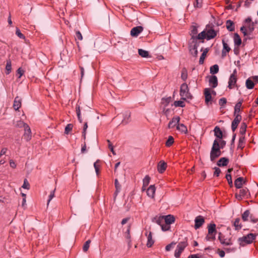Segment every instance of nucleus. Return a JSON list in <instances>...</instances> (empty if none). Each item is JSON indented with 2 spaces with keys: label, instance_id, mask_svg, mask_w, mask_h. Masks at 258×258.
Masks as SVG:
<instances>
[{
  "label": "nucleus",
  "instance_id": "obj_9",
  "mask_svg": "<svg viewBox=\"0 0 258 258\" xmlns=\"http://www.w3.org/2000/svg\"><path fill=\"white\" fill-rule=\"evenodd\" d=\"M221 155V151L219 149L212 148L210 152V160L214 161Z\"/></svg>",
  "mask_w": 258,
  "mask_h": 258
},
{
  "label": "nucleus",
  "instance_id": "obj_10",
  "mask_svg": "<svg viewBox=\"0 0 258 258\" xmlns=\"http://www.w3.org/2000/svg\"><path fill=\"white\" fill-rule=\"evenodd\" d=\"M248 190L246 187L240 189L239 193L235 194V197L238 200H241L243 197L248 195Z\"/></svg>",
  "mask_w": 258,
  "mask_h": 258
},
{
  "label": "nucleus",
  "instance_id": "obj_5",
  "mask_svg": "<svg viewBox=\"0 0 258 258\" xmlns=\"http://www.w3.org/2000/svg\"><path fill=\"white\" fill-rule=\"evenodd\" d=\"M234 118L231 123V129L233 132L235 131L239 123L242 119V116L241 115H234Z\"/></svg>",
  "mask_w": 258,
  "mask_h": 258
},
{
  "label": "nucleus",
  "instance_id": "obj_43",
  "mask_svg": "<svg viewBox=\"0 0 258 258\" xmlns=\"http://www.w3.org/2000/svg\"><path fill=\"white\" fill-rule=\"evenodd\" d=\"M250 215L249 210H246L242 215V219L243 221H247Z\"/></svg>",
  "mask_w": 258,
  "mask_h": 258
},
{
  "label": "nucleus",
  "instance_id": "obj_28",
  "mask_svg": "<svg viewBox=\"0 0 258 258\" xmlns=\"http://www.w3.org/2000/svg\"><path fill=\"white\" fill-rule=\"evenodd\" d=\"M233 40L235 46L238 47L241 44V39L237 33H234Z\"/></svg>",
  "mask_w": 258,
  "mask_h": 258
},
{
  "label": "nucleus",
  "instance_id": "obj_55",
  "mask_svg": "<svg viewBox=\"0 0 258 258\" xmlns=\"http://www.w3.org/2000/svg\"><path fill=\"white\" fill-rule=\"evenodd\" d=\"M227 103V99L225 98H221L219 100V104L221 106H224Z\"/></svg>",
  "mask_w": 258,
  "mask_h": 258
},
{
  "label": "nucleus",
  "instance_id": "obj_45",
  "mask_svg": "<svg viewBox=\"0 0 258 258\" xmlns=\"http://www.w3.org/2000/svg\"><path fill=\"white\" fill-rule=\"evenodd\" d=\"M181 78L183 81H185L187 78V71L185 68L182 70Z\"/></svg>",
  "mask_w": 258,
  "mask_h": 258
},
{
  "label": "nucleus",
  "instance_id": "obj_44",
  "mask_svg": "<svg viewBox=\"0 0 258 258\" xmlns=\"http://www.w3.org/2000/svg\"><path fill=\"white\" fill-rule=\"evenodd\" d=\"M6 70V74L7 75L9 74L10 73V72H11L12 65H11V61L10 60H8L7 61Z\"/></svg>",
  "mask_w": 258,
  "mask_h": 258
},
{
  "label": "nucleus",
  "instance_id": "obj_37",
  "mask_svg": "<svg viewBox=\"0 0 258 258\" xmlns=\"http://www.w3.org/2000/svg\"><path fill=\"white\" fill-rule=\"evenodd\" d=\"M245 85L248 89H252L253 88L254 84L253 82L250 78H248L246 80Z\"/></svg>",
  "mask_w": 258,
  "mask_h": 258
},
{
  "label": "nucleus",
  "instance_id": "obj_51",
  "mask_svg": "<svg viewBox=\"0 0 258 258\" xmlns=\"http://www.w3.org/2000/svg\"><path fill=\"white\" fill-rule=\"evenodd\" d=\"M73 125L71 123L68 124L65 127L64 133L66 134H68L70 131L73 129Z\"/></svg>",
  "mask_w": 258,
  "mask_h": 258
},
{
  "label": "nucleus",
  "instance_id": "obj_30",
  "mask_svg": "<svg viewBox=\"0 0 258 258\" xmlns=\"http://www.w3.org/2000/svg\"><path fill=\"white\" fill-rule=\"evenodd\" d=\"M176 129L180 131V132L186 134L187 132V129L186 126L183 123L178 124L176 126Z\"/></svg>",
  "mask_w": 258,
  "mask_h": 258
},
{
  "label": "nucleus",
  "instance_id": "obj_64",
  "mask_svg": "<svg viewBox=\"0 0 258 258\" xmlns=\"http://www.w3.org/2000/svg\"><path fill=\"white\" fill-rule=\"evenodd\" d=\"M214 169H215V172L214 173V175L216 176L217 177L219 176L220 173H221L220 169L218 167H215Z\"/></svg>",
  "mask_w": 258,
  "mask_h": 258
},
{
  "label": "nucleus",
  "instance_id": "obj_49",
  "mask_svg": "<svg viewBox=\"0 0 258 258\" xmlns=\"http://www.w3.org/2000/svg\"><path fill=\"white\" fill-rule=\"evenodd\" d=\"M226 178L228 181V184L230 186H233V182H232V177L230 174L227 173L226 175Z\"/></svg>",
  "mask_w": 258,
  "mask_h": 258
},
{
  "label": "nucleus",
  "instance_id": "obj_33",
  "mask_svg": "<svg viewBox=\"0 0 258 258\" xmlns=\"http://www.w3.org/2000/svg\"><path fill=\"white\" fill-rule=\"evenodd\" d=\"M209 51L208 48H206L203 50V52L202 54V55L200 56V60H199V63L200 64H203L204 62V60L205 59L206 56L207 55V53H208Z\"/></svg>",
  "mask_w": 258,
  "mask_h": 258
},
{
  "label": "nucleus",
  "instance_id": "obj_34",
  "mask_svg": "<svg viewBox=\"0 0 258 258\" xmlns=\"http://www.w3.org/2000/svg\"><path fill=\"white\" fill-rule=\"evenodd\" d=\"M198 33V28L196 26H192L191 30V33L190 35L191 36V39L192 40V41L194 42L195 40V37L197 36V34Z\"/></svg>",
  "mask_w": 258,
  "mask_h": 258
},
{
  "label": "nucleus",
  "instance_id": "obj_14",
  "mask_svg": "<svg viewBox=\"0 0 258 258\" xmlns=\"http://www.w3.org/2000/svg\"><path fill=\"white\" fill-rule=\"evenodd\" d=\"M143 31V27L141 26L133 28L131 31V35L133 37H137Z\"/></svg>",
  "mask_w": 258,
  "mask_h": 258
},
{
  "label": "nucleus",
  "instance_id": "obj_15",
  "mask_svg": "<svg viewBox=\"0 0 258 258\" xmlns=\"http://www.w3.org/2000/svg\"><path fill=\"white\" fill-rule=\"evenodd\" d=\"M180 117L178 116H174L172 118L171 121H169L168 124V127L169 128H172L177 126L179 122Z\"/></svg>",
  "mask_w": 258,
  "mask_h": 258
},
{
  "label": "nucleus",
  "instance_id": "obj_48",
  "mask_svg": "<svg viewBox=\"0 0 258 258\" xmlns=\"http://www.w3.org/2000/svg\"><path fill=\"white\" fill-rule=\"evenodd\" d=\"M90 243H91V240L90 239H89L87 241H86V242L84 243L83 247V249L84 252H86L88 250L89 246H90Z\"/></svg>",
  "mask_w": 258,
  "mask_h": 258
},
{
  "label": "nucleus",
  "instance_id": "obj_60",
  "mask_svg": "<svg viewBox=\"0 0 258 258\" xmlns=\"http://www.w3.org/2000/svg\"><path fill=\"white\" fill-rule=\"evenodd\" d=\"M176 243L172 242L171 243L167 245L165 247V249L166 251H169L173 247L174 245H175Z\"/></svg>",
  "mask_w": 258,
  "mask_h": 258
},
{
  "label": "nucleus",
  "instance_id": "obj_52",
  "mask_svg": "<svg viewBox=\"0 0 258 258\" xmlns=\"http://www.w3.org/2000/svg\"><path fill=\"white\" fill-rule=\"evenodd\" d=\"M76 112L78 116V120L80 122H82L83 120L81 117V111L80 109V106L76 107Z\"/></svg>",
  "mask_w": 258,
  "mask_h": 258
},
{
  "label": "nucleus",
  "instance_id": "obj_26",
  "mask_svg": "<svg viewBox=\"0 0 258 258\" xmlns=\"http://www.w3.org/2000/svg\"><path fill=\"white\" fill-rule=\"evenodd\" d=\"M243 183V178L239 177L237 178L234 181V185L237 188H241Z\"/></svg>",
  "mask_w": 258,
  "mask_h": 258
},
{
  "label": "nucleus",
  "instance_id": "obj_27",
  "mask_svg": "<svg viewBox=\"0 0 258 258\" xmlns=\"http://www.w3.org/2000/svg\"><path fill=\"white\" fill-rule=\"evenodd\" d=\"M245 136H241L239 139L237 148L242 149L245 146Z\"/></svg>",
  "mask_w": 258,
  "mask_h": 258
},
{
  "label": "nucleus",
  "instance_id": "obj_42",
  "mask_svg": "<svg viewBox=\"0 0 258 258\" xmlns=\"http://www.w3.org/2000/svg\"><path fill=\"white\" fill-rule=\"evenodd\" d=\"M219 71V66L217 64H214L210 68V73L212 74H217Z\"/></svg>",
  "mask_w": 258,
  "mask_h": 258
},
{
  "label": "nucleus",
  "instance_id": "obj_47",
  "mask_svg": "<svg viewBox=\"0 0 258 258\" xmlns=\"http://www.w3.org/2000/svg\"><path fill=\"white\" fill-rule=\"evenodd\" d=\"M174 105L175 107H183L185 106V104L183 101L181 100L175 101L174 102Z\"/></svg>",
  "mask_w": 258,
  "mask_h": 258
},
{
  "label": "nucleus",
  "instance_id": "obj_6",
  "mask_svg": "<svg viewBox=\"0 0 258 258\" xmlns=\"http://www.w3.org/2000/svg\"><path fill=\"white\" fill-rule=\"evenodd\" d=\"M193 45H190L189 46V52L190 54L195 57H197L198 54V47L199 43L197 41H192Z\"/></svg>",
  "mask_w": 258,
  "mask_h": 258
},
{
  "label": "nucleus",
  "instance_id": "obj_32",
  "mask_svg": "<svg viewBox=\"0 0 258 258\" xmlns=\"http://www.w3.org/2000/svg\"><path fill=\"white\" fill-rule=\"evenodd\" d=\"M215 136L219 138L222 139L223 137L222 132L218 126H216L214 128Z\"/></svg>",
  "mask_w": 258,
  "mask_h": 258
},
{
  "label": "nucleus",
  "instance_id": "obj_58",
  "mask_svg": "<svg viewBox=\"0 0 258 258\" xmlns=\"http://www.w3.org/2000/svg\"><path fill=\"white\" fill-rule=\"evenodd\" d=\"M247 29H248V31H249V33H251L254 30V25H253V23H252L251 24H249L247 26Z\"/></svg>",
  "mask_w": 258,
  "mask_h": 258
},
{
  "label": "nucleus",
  "instance_id": "obj_53",
  "mask_svg": "<svg viewBox=\"0 0 258 258\" xmlns=\"http://www.w3.org/2000/svg\"><path fill=\"white\" fill-rule=\"evenodd\" d=\"M125 236L126 239L128 240V244L131 242V235H130V226L128 227L126 231L125 232Z\"/></svg>",
  "mask_w": 258,
  "mask_h": 258
},
{
  "label": "nucleus",
  "instance_id": "obj_2",
  "mask_svg": "<svg viewBox=\"0 0 258 258\" xmlns=\"http://www.w3.org/2000/svg\"><path fill=\"white\" fill-rule=\"evenodd\" d=\"M187 245V238L185 237L182 241L178 243L174 252V256L176 258H178Z\"/></svg>",
  "mask_w": 258,
  "mask_h": 258
},
{
  "label": "nucleus",
  "instance_id": "obj_40",
  "mask_svg": "<svg viewBox=\"0 0 258 258\" xmlns=\"http://www.w3.org/2000/svg\"><path fill=\"white\" fill-rule=\"evenodd\" d=\"M171 101V97H167V98H163L162 99V104H163L164 106H167L170 103V102Z\"/></svg>",
  "mask_w": 258,
  "mask_h": 258
},
{
  "label": "nucleus",
  "instance_id": "obj_59",
  "mask_svg": "<svg viewBox=\"0 0 258 258\" xmlns=\"http://www.w3.org/2000/svg\"><path fill=\"white\" fill-rule=\"evenodd\" d=\"M75 37H76V39H78L79 40H82L83 39V36L82 35V34L81 33V32L79 31H77L76 32Z\"/></svg>",
  "mask_w": 258,
  "mask_h": 258
},
{
  "label": "nucleus",
  "instance_id": "obj_46",
  "mask_svg": "<svg viewBox=\"0 0 258 258\" xmlns=\"http://www.w3.org/2000/svg\"><path fill=\"white\" fill-rule=\"evenodd\" d=\"M174 143V138L172 136H169L168 140L166 142V146L167 147L171 146Z\"/></svg>",
  "mask_w": 258,
  "mask_h": 258
},
{
  "label": "nucleus",
  "instance_id": "obj_62",
  "mask_svg": "<svg viewBox=\"0 0 258 258\" xmlns=\"http://www.w3.org/2000/svg\"><path fill=\"white\" fill-rule=\"evenodd\" d=\"M94 167L95 168L96 173L98 174L99 172V164L98 161H96L94 163Z\"/></svg>",
  "mask_w": 258,
  "mask_h": 258
},
{
  "label": "nucleus",
  "instance_id": "obj_1",
  "mask_svg": "<svg viewBox=\"0 0 258 258\" xmlns=\"http://www.w3.org/2000/svg\"><path fill=\"white\" fill-rule=\"evenodd\" d=\"M216 225L214 223H211L208 226V234L206 236L207 241H214L217 233Z\"/></svg>",
  "mask_w": 258,
  "mask_h": 258
},
{
  "label": "nucleus",
  "instance_id": "obj_17",
  "mask_svg": "<svg viewBox=\"0 0 258 258\" xmlns=\"http://www.w3.org/2000/svg\"><path fill=\"white\" fill-rule=\"evenodd\" d=\"M243 102V99L239 100L238 102L235 104L234 107V115H240L241 107Z\"/></svg>",
  "mask_w": 258,
  "mask_h": 258
},
{
  "label": "nucleus",
  "instance_id": "obj_12",
  "mask_svg": "<svg viewBox=\"0 0 258 258\" xmlns=\"http://www.w3.org/2000/svg\"><path fill=\"white\" fill-rule=\"evenodd\" d=\"M195 228L198 229L200 228L205 223V219L202 216H197L195 220Z\"/></svg>",
  "mask_w": 258,
  "mask_h": 258
},
{
  "label": "nucleus",
  "instance_id": "obj_21",
  "mask_svg": "<svg viewBox=\"0 0 258 258\" xmlns=\"http://www.w3.org/2000/svg\"><path fill=\"white\" fill-rule=\"evenodd\" d=\"M163 218L165 221V224L169 226L171 224L174 223L175 221L174 217L171 215H168L167 216H164Z\"/></svg>",
  "mask_w": 258,
  "mask_h": 258
},
{
  "label": "nucleus",
  "instance_id": "obj_61",
  "mask_svg": "<svg viewBox=\"0 0 258 258\" xmlns=\"http://www.w3.org/2000/svg\"><path fill=\"white\" fill-rule=\"evenodd\" d=\"M55 189H53L50 194L49 196V199L47 201V205H48L49 202L50 201L54 198V192H55Z\"/></svg>",
  "mask_w": 258,
  "mask_h": 258
},
{
  "label": "nucleus",
  "instance_id": "obj_4",
  "mask_svg": "<svg viewBox=\"0 0 258 258\" xmlns=\"http://www.w3.org/2000/svg\"><path fill=\"white\" fill-rule=\"evenodd\" d=\"M237 80V71L236 69H235L233 71V73L230 75L229 79L228 86L229 89H231L236 86Z\"/></svg>",
  "mask_w": 258,
  "mask_h": 258
},
{
  "label": "nucleus",
  "instance_id": "obj_35",
  "mask_svg": "<svg viewBox=\"0 0 258 258\" xmlns=\"http://www.w3.org/2000/svg\"><path fill=\"white\" fill-rule=\"evenodd\" d=\"M233 226H234L235 230H239L241 229L242 228V225L241 223H240V219L239 218H236L235 219L234 223H233Z\"/></svg>",
  "mask_w": 258,
  "mask_h": 258
},
{
  "label": "nucleus",
  "instance_id": "obj_7",
  "mask_svg": "<svg viewBox=\"0 0 258 258\" xmlns=\"http://www.w3.org/2000/svg\"><path fill=\"white\" fill-rule=\"evenodd\" d=\"M218 239L220 243L224 245H231L232 242L230 238H225L224 236L221 233H219Z\"/></svg>",
  "mask_w": 258,
  "mask_h": 258
},
{
  "label": "nucleus",
  "instance_id": "obj_56",
  "mask_svg": "<svg viewBox=\"0 0 258 258\" xmlns=\"http://www.w3.org/2000/svg\"><path fill=\"white\" fill-rule=\"evenodd\" d=\"M16 34L21 39H25V36L21 32L19 29L17 28L16 31Z\"/></svg>",
  "mask_w": 258,
  "mask_h": 258
},
{
  "label": "nucleus",
  "instance_id": "obj_54",
  "mask_svg": "<svg viewBox=\"0 0 258 258\" xmlns=\"http://www.w3.org/2000/svg\"><path fill=\"white\" fill-rule=\"evenodd\" d=\"M212 148L220 150L221 148L220 147V144L217 140H214Z\"/></svg>",
  "mask_w": 258,
  "mask_h": 258
},
{
  "label": "nucleus",
  "instance_id": "obj_22",
  "mask_svg": "<svg viewBox=\"0 0 258 258\" xmlns=\"http://www.w3.org/2000/svg\"><path fill=\"white\" fill-rule=\"evenodd\" d=\"M166 163L162 161H160L158 165L157 169L159 173H162L166 169Z\"/></svg>",
  "mask_w": 258,
  "mask_h": 258
},
{
  "label": "nucleus",
  "instance_id": "obj_57",
  "mask_svg": "<svg viewBox=\"0 0 258 258\" xmlns=\"http://www.w3.org/2000/svg\"><path fill=\"white\" fill-rule=\"evenodd\" d=\"M22 187L25 189H29L30 188V184L26 179H25Z\"/></svg>",
  "mask_w": 258,
  "mask_h": 258
},
{
  "label": "nucleus",
  "instance_id": "obj_20",
  "mask_svg": "<svg viewBox=\"0 0 258 258\" xmlns=\"http://www.w3.org/2000/svg\"><path fill=\"white\" fill-rule=\"evenodd\" d=\"M21 99L17 96L15 97L13 104V107L15 110H18L21 106L22 105Z\"/></svg>",
  "mask_w": 258,
  "mask_h": 258
},
{
  "label": "nucleus",
  "instance_id": "obj_50",
  "mask_svg": "<svg viewBox=\"0 0 258 258\" xmlns=\"http://www.w3.org/2000/svg\"><path fill=\"white\" fill-rule=\"evenodd\" d=\"M222 44H223V48L222 50H224L227 51L228 52H229L230 51L231 48L228 46L227 43H226L224 40H222Z\"/></svg>",
  "mask_w": 258,
  "mask_h": 258
},
{
  "label": "nucleus",
  "instance_id": "obj_39",
  "mask_svg": "<svg viewBox=\"0 0 258 258\" xmlns=\"http://www.w3.org/2000/svg\"><path fill=\"white\" fill-rule=\"evenodd\" d=\"M139 54L143 57H148L149 56V52L142 49H139Z\"/></svg>",
  "mask_w": 258,
  "mask_h": 258
},
{
  "label": "nucleus",
  "instance_id": "obj_3",
  "mask_svg": "<svg viewBox=\"0 0 258 258\" xmlns=\"http://www.w3.org/2000/svg\"><path fill=\"white\" fill-rule=\"evenodd\" d=\"M180 95L181 99L186 100V99H191L192 96L189 92V89L186 83H183L180 86Z\"/></svg>",
  "mask_w": 258,
  "mask_h": 258
},
{
  "label": "nucleus",
  "instance_id": "obj_18",
  "mask_svg": "<svg viewBox=\"0 0 258 258\" xmlns=\"http://www.w3.org/2000/svg\"><path fill=\"white\" fill-rule=\"evenodd\" d=\"M204 95L205 97V102L207 104L211 101L212 96L211 94V90L210 88H206L204 90Z\"/></svg>",
  "mask_w": 258,
  "mask_h": 258
},
{
  "label": "nucleus",
  "instance_id": "obj_38",
  "mask_svg": "<svg viewBox=\"0 0 258 258\" xmlns=\"http://www.w3.org/2000/svg\"><path fill=\"white\" fill-rule=\"evenodd\" d=\"M247 125L245 122H242L240 128V134L241 136H244L246 130Z\"/></svg>",
  "mask_w": 258,
  "mask_h": 258
},
{
  "label": "nucleus",
  "instance_id": "obj_16",
  "mask_svg": "<svg viewBox=\"0 0 258 258\" xmlns=\"http://www.w3.org/2000/svg\"><path fill=\"white\" fill-rule=\"evenodd\" d=\"M156 188L154 185H151L146 190L148 196L152 199L154 198Z\"/></svg>",
  "mask_w": 258,
  "mask_h": 258
},
{
  "label": "nucleus",
  "instance_id": "obj_63",
  "mask_svg": "<svg viewBox=\"0 0 258 258\" xmlns=\"http://www.w3.org/2000/svg\"><path fill=\"white\" fill-rule=\"evenodd\" d=\"M202 2L203 0H196V2L194 4L195 7L197 8H201Z\"/></svg>",
  "mask_w": 258,
  "mask_h": 258
},
{
  "label": "nucleus",
  "instance_id": "obj_19",
  "mask_svg": "<svg viewBox=\"0 0 258 258\" xmlns=\"http://www.w3.org/2000/svg\"><path fill=\"white\" fill-rule=\"evenodd\" d=\"M209 85L212 88H216L218 85V79L216 76H210L209 80Z\"/></svg>",
  "mask_w": 258,
  "mask_h": 258
},
{
  "label": "nucleus",
  "instance_id": "obj_8",
  "mask_svg": "<svg viewBox=\"0 0 258 258\" xmlns=\"http://www.w3.org/2000/svg\"><path fill=\"white\" fill-rule=\"evenodd\" d=\"M24 124V134L23 135L24 139L26 141H29L31 139V131L29 126L26 123Z\"/></svg>",
  "mask_w": 258,
  "mask_h": 258
},
{
  "label": "nucleus",
  "instance_id": "obj_36",
  "mask_svg": "<svg viewBox=\"0 0 258 258\" xmlns=\"http://www.w3.org/2000/svg\"><path fill=\"white\" fill-rule=\"evenodd\" d=\"M195 37L196 38H195V42L197 41L198 39L202 40L204 38H206V31L205 30L203 31L202 32L199 33L198 35H197V36H196Z\"/></svg>",
  "mask_w": 258,
  "mask_h": 258
},
{
  "label": "nucleus",
  "instance_id": "obj_25",
  "mask_svg": "<svg viewBox=\"0 0 258 258\" xmlns=\"http://www.w3.org/2000/svg\"><path fill=\"white\" fill-rule=\"evenodd\" d=\"M150 181V177L149 175H146L143 180L142 190H146V187L149 185Z\"/></svg>",
  "mask_w": 258,
  "mask_h": 258
},
{
  "label": "nucleus",
  "instance_id": "obj_29",
  "mask_svg": "<svg viewBox=\"0 0 258 258\" xmlns=\"http://www.w3.org/2000/svg\"><path fill=\"white\" fill-rule=\"evenodd\" d=\"M131 113L126 112L124 114L123 118L122 120L121 123L123 124H127L131 121Z\"/></svg>",
  "mask_w": 258,
  "mask_h": 258
},
{
  "label": "nucleus",
  "instance_id": "obj_41",
  "mask_svg": "<svg viewBox=\"0 0 258 258\" xmlns=\"http://www.w3.org/2000/svg\"><path fill=\"white\" fill-rule=\"evenodd\" d=\"M114 184L116 188L115 194L117 195L121 189V185L117 179H115Z\"/></svg>",
  "mask_w": 258,
  "mask_h": 258
},
{
  "label": "nucleus",
  "instance_id": "obj_13",
  "mask_svg": "<svg viewBox=\"0 0 258 258\" xmlns=\"http://www.w3.org/2000/svg\"><path fill=\"white\" fill-rule=\"evenodd\" d=\"M206 34V39L207 40H210L214 38L217 35V32L213 29L210 28L205 30Z\"/></svg>",
  "mask_w": 258,
  "mask_h": 258
},
{
  "label": "nucleus",
  "instance_id": "obj_31",
  "mask_svg": "<svg viewBox=\"0 0 258 258\" xmlns=\"http://www.w3.org/2000/svg\"><path fill=\"white\" fill-rule=\"evenodd\" d=\"M148 241L147 243V246L148 247H151L152 245L154 244V240L152 239V232H150L147 235Z\"/></svg>",
  "mask_w": 258,
  "mask_h": 258
},
{
  "label": "nucleus",
  "instance_id": "obj_11",
  "mask_svg": "<svg viewBox=\"0 0 258 258\" xmlns=\"http://www.w3.org/2000/svg\"><path fill=\"white\" fill-rule=\"evenodd\" d=\"M255 234L253 233H249L242 238V241H243L247 244H250L255 239Z\"/></svg>",
  "mask_w": 258,
  "mask_h": 258
},
{
  "label": "nucleus",
  "instance_id": "obj_24",
  "mask_svg": "<svg viewBox=\"0 0 258 258\" xmlns=\"http://www.w3.org/2000/svg\"><path fill=\"white\" fill-rule=\"evenodd\" d=\"M226 28L230 32L234 31L235 30V26L233 22L230 20L226 21Z\"/></svg>",
  "mask_w": 258,
  "mask_h": 258
},
{
  "label": "nucleus",
  "instance_id": "obj_23",
  "mask_svg": "<svg viewBox=\"0 0 258 258\" xmlns=\"http://www.w3.org/2000/svg\"><path fill=\"white\" fill-rule=\"evenodd\" d=\"M229 163V159L226 157H222L220 158L218 161L217 162V165L221 167V166H227Z\"/></svg>",
  "mask_w": 258,
  "mask_h": 258
}]
</instances>
